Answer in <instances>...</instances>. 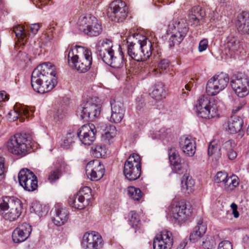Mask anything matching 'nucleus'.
I'll use <instances>...</instances> for the list:
<instances>
[{"instance_id":"32","label":"nucleus","mask_w":249,"mask_h":249,"mask_svg":"<svg viewBox=\"0 0 249 249\" xmlns=\"http://www.w3.org/2000/svg\"><path fill=\"white\" fill-rule=\"evenodd\" d=\"M127 9V7L124 2L121 0H116L110 4L108 12L116 14L118 12L121 13H125Z\"/></svg>"},{"instance_id":"24","label":"nucleus","mask_w":249,"mask_h":249,"mask_svg":"<svg viewBox=\"0 0 249 249\" xmlns=\"http://www.w3.org/2000/svg\"><path fill=\"white\" fill-rule=\"evenodd\" d=\"M206 231V225L203 223V220L200 218L197 222V225L190 233V240L193 243L196 242L203 236Z\"/></svg>"},{"instance_id":"33","label":"nucleus","mask_w":249,"mask_h":249,"mask_svg":"<svg viewBox=\"0 0 249 249\" xmlns=\"http://www.w3.org/2000/svg\"><path fill=\"white\" fill-rule=\"evenodd\" d=\"M105 132L102 135V140L107 144H110L112 140L117 134V130L115 126L109 125L107 127Z\"/></svg>"},{"instance_id":"22","label":"nucleus","mask_w":249,"mask_h":249,"mask_svg":"<svg viewBox=\"0 0 249 249\" xmlns=\"http://www.w3.org/2000/svg\"><path fill=\"white\" fill-rule=\"evenodd\" d=\"M169 30L176 32L183 36H185L188 31V27L186 20L183 18H177L171 21L169 25Z\"/></svg>"},{"instance_id":"10","label":"nucleus","mask_w":249,"mask_h":249,"mask_svg":"<svg viewBox=\"0 0 249 249\" xmlns=\"http://www.w3.org/2000/svg\"><path fill=\"white\" fill-rule=\"evenodd\" d=\"M91 198V190L88 186H85L75 195L70 197V205L75 209L82 210L87 206Z\"/></svg>"},{"instance_id":"56","label":"nucleus","mask_w":249,"mask_h":249,"mask_svg":"<svg viewBox=\"0 0 249 249\" xmlns=\"http://www.w3.org/2000/svg\"><path fill=\"white\" fill-rule=\"evenodd\" d=\"M208 46V41L207 39L201 40L199 43L198 51L202 52L206 50Z\"/></svg>"},{"instance_id":"20","label":"nucleus","mask_w":249,"mask_h":249,"mask_svg":"<svg viewBox=\"0 0 249 249\" xmlns=\"http://www.w3.org/2000/svg\"><path fill=\"white\" fill-rule=\"evenodd\" d=\"M32 227L27 223H23L14 230L12 233L13 240L19 243L25 241L32 232Z\"/></svg>"},{"instance_id":"50","label":"nucleus","mask_w":249,"mask_h":249,"mask_svg":"<svg viewBox=\"0 0 249 249\" xmlns=\"http://www.w3.org/2000/svg\"><path fill=\"white\" fill-rule=\"evenodd\" d=\"M228 174L225 172H219L217 173L215 181L218 183H221L224 185L226 180L227 179Z\"/></svg>"},{"instance_id":"4","label":"nucleus","mask_w":249,"mask_h":249,"mask_svg":"<svg viewBox=\"0 0 249 249\" xmlns=\"http://www.w3.org/2000/svg\"><path fill=\"white\" fill-rule=\"evenodd\" d=\"M31 139L25 133H17L7 143L8 151L14 155L25 156L31 147Z\"/></svg>"},{"instance_id":"38","label":"nucleus","mask_w":249,"mask_h":249,"mask_svg":"<svg viewBox=\"0 0 249 249\" xmlns=\"http://www.w3.org/2000/svg\"><path fill=\"white\" fill-rule=\"evenodd\" d=\"M239 184L238 178L236 176L227 178L224 185V188L227 190H232Z\"/></svg>"},{"instance_id":"15","label":"nucleus","mask_w":249,"mask_h":249,"mask_svg":"<svg viewBox=\"0 0 249 249\" xmlns=\"http://www.w3.org/2000/svg\"><path fill=\"white\" fill-rule=\"evenodd\" d=\"M170 211L171 216L178 221L186 220L191 215L192 212L191 206H187L184 201L172 204Z\"/></svg>"},{"instance_id":"55","label":"nucleus","mask_w":249,"mask_h":249,"mask_svg":"<svg viewBox=\"0 0 249 249\" xmlns=\"http://www.w3.org/2000/svg\"><path fill=\"white\" fill-rule=\"evenodd\" d=\"M218 249H232V246L230 241L225 240L219 243Z\"/></svg>"},{"instance_id":"47","label":"nucleus","mask_w":249,"mask_h":249,"mask_svg":"<svg viewBox=\"0 0 249 249\" xmlns=\"http://www.w3.org/2000/svg\"><path fill=\"white\" fill-rule=\"evenodd\" d=\"M60 175L61 170L57 168L50 172L48 177V179L51 183H53L59 179Z\"/></svg>"},{"instance_id":"30","label":"nucleus","mask_w":249,"mask_h":249,"mask_svg":"<svg viewBox=\"0 0 249 249\" xmlns=\"http://www.w3.org/2000/svg\"><path fill=\"white\" fill-rule=\"evenodd\" d=\"M93 0H85L80 4L79 16H92V11L95 5L93 4Z\"/></svg>"},{"instance_id":"60","label":"nucleus","mask_w":249,"mask_h":249,"mask_svg":"<svg viewBox=\"0 0 249 249\" xmlns=\"http://www.w3.org/2000/svg\"><path fill=\"white\" fill-rule=\"evenodd\" d=\"M231 207L232 210V214L235 218H238L239 217V214L237 211V206L234 203H232Z\"/></svg>"},{"instance_id":"46","label":"nucleus","mask_w":249,"mask_h":249,"mask_svg":"<svg viewBox=\"0 0 249 249\" xmlns=\"http://www.w3.org/2000/svg\"><path fill=\"white\" fill-rule=\"evenodd\" d=\"M188 16H205V12L201 6L196 5L189 10Z\"/></svg>"},{"instance_id":"43","label":"nucleus","mask_w":249,"mask_h":249,"mask_svg":"<svg viewBox=\"0 0 249 249\" xmlns=\"http://www.w3.org/2000/svg\"><path fill=\"white\" fill-rule=\"evenodd\" d=\"M93 154L97 158H102L106 154V148L105 146L97 144L92 147Z\"/></svg>"},{"instance_id":"18","label":"nucleus","mask_w":249,"mask_h":249,"mask_svg":"<svg viewBox=\"0 0 249 249\" xmlns=\"http://www.w3.org/2000/svg\"><path fill=\"white\" fill-rule=\"evenodd\" d=\"M97 50L103 62L108 65L115 53L111 41L108 39H104L101 43H99Z\"/></svg>"},{"instance_id":"16","label":"nucleus","mask_w":249,"mask_h":249,"mask_svg":"<svg viewBox=\"0 0 249 249\" xmlns=\"http://www.w3.org/2000/svg\"><path fill=\"white\" fill-rule=\"evenodd\" d=\"M173 244L171 232L164 230L155 237L153 246L154 249H171Z\"/></svg>"},{"instance_id":"45","label":"nucleus","mask_w":249,"mask_h":249,"mask_svg":"<svg viewBox=\"0 0 249 249\" xmlns=\"http://www.w3.org/2000/svg\"><path fill=\"white\" fill-rule=\"evenodd\" d=\"M128 221L132 227H137L140 219L138 214L135 211H131L128 213Z\"/></svg>"},{"instance_id":"57","label":"nucleus","mask_w":249,"mask_h":249,"mask_svg":"<svg viewBox=\"0 0 249 249\" xmlns=\"http://www.w3.org/2000/svg\"><path fill=\"white\" fill-rule=\"evenodd\" d=\"M10 13L7 7L1 0H0V16L7 15Z\"/></svg>"},{"instance_id":"28","label":"nucleus","mask_w":249,"mask_h":249,"mask_svg":"<svg viewBox=\"0 0 249 249\" xmlns=\"http://www.w3.org/2000/svg\"><path fill=\"white\" fill-rule=\"evenodd\" d=\"M14 111L10 112L8 113L9 116H12L15 114L16 116H13L14 120L19 119L21 122H23V119L21 116L24 115L26 117L29 116V111L27 107L19 103H16L14 107Z\"/></svg>"},{"instance_id":"13","label":"nucleus","mask_w":249,"mask_h":249,"mask_svg":"<svg viewBox=\"0 0 249 249\" xmlns=\"http://www.w3.org/2000/svg\"><path fill=\"white\" fill-rule=\"evenodd\" d=\"M20 185L29 192L36 190L38 187V181L34 173L27 168L21 170L18 176Z\"/></svg>"},{"instance_id":"11","label":"nucleus","mask_w":249,"mask_h":249,"mask_svg":"<svg viewBox=\"0 0 249 249\" xmlns=\"http://www.w3.org/2000/svg\"><path fill=\"white\" fill-rule=\"evenodd\" d=\"M231 88L235 94L240 98L247 96L249 93V79L243 73L234 74L231 81Z\"/></svg>"},{"instance_id":"34","label":"nucleus","mask_w":249,"mask_h":249,"mask_svg":"<svg viewBox=\"0 0 249 249\" xmlns=\"http://www.w3.org/2000/svg\"><path fill=\"white\" fill-rule=\"evenodd\" d=\"M236 24L238 30L249 34V17H238Z\"/></svg>"},{"instance_id":"59","label":"nucleus","mask_w":249,"mask_h":249,"mask_svg":"<svg viewBox=\"0 0 249 249\" xmlns=\"http://www.w3.org/2000/svg\"><path fill=\"white\" fill-rule=\"evenodd\" d=\"M109 20L115 23H122L125 19L124 17H109Z\"/></svg>"},{"instance_id":"64","label":"nucleus","mask_w":249,"mask_h":249,"mask_svg":"<svg viewBox=\"0 0 249 249\" xmlns=\"http://www.w3.org/2000/svg\"><path fill=\"white\" fill-rule=\"evenodd\" d=\"M6 99V93L4 91L0 92V100L3 101Z\"/></svg>"},{"instance_id":"36","label":"nucleus","mask_w":249,"mask_h":249,"mask_svg":"<svg viewBox=\"0 0 249 249\" xmlns=\"http://www.w3.org/2000/svg\"><path fill=\"white\" fill-rule=\"evenodd\" d=\"M183 191H191L192 188L194 186L195 182L192 177L187 174H184L181 181Z\"/></svg>"},{"instance_id":"14","label":"nucleus","mask_w":249,"mask_h":249,"mask_svg":"<svg viewBox=\"0 0 249 249\" xmlns=\"http://www.w3.org/2000/svg\"><path fill=\"white\" fill-rule=\"evenodd\" d=\"M96 132L95 125L92 124H88L80 127L76 135L83 144L90 145L95 140Z\"/></svg>"},{"instance_id":"40","label":"nucleus","mask_w":249,"mask_h":249,"mask_svg":"<svg viewBox=\"0 0 249 249\" xmlns=\"http://www.w3.org/2000/svg\"><path fill=\"white\" fill-rule=\"evenodd\" d=\"M127 193L129 196L134 200H139L142 196V193L139 188L133 186H130L128 188Z\"/></svg>"},{"instance_id":"62","label":"nucleus","mask_w":249,"mask_h":249,"mask_svg":"<svg viewBox=\"0 0 249 249\" xmlns=\"http://www.w3.org/2000/svg\"><path fill=\"white\" fill-rule=\"evenodd\" d=\"M227 154L229 159L231 160H233L237 156L236 153L233 149L227 152Z\"/></svg>"},{"instance_id":"58","label":"nucleus","mask_w":249,"mask_h":249,"mask_svg":"<svg viewBox=\"0 0 249 249\" xmlns=\"http://www.w3.org/2000/svg\"><path fill=\"white\" fill-rule=\"evenodd\" d=\"M4 160L2 157H0V179L4 178Z\"/></svg>"},{"instance_id":"17","label":"nucleus","mask_w":249,"mask_h":249,"mask_svg":"<svg viewBox=\"0 0 249 249\" xmlns=\"http://www.w3.org/2000/svg\"><path fill=\"white\" fill-rule=\"evenodd\" d=\"M86 174L89 178L92 181H97L104 175L105 168L98 160H91L86 166Z\"/></svg>"},{"instance_id":"19","label":"nucleus","mask_w":249,"mask_h":249,"mask_svg":"<svg viewBox=\"0 0 249 249\" xmlns=\"http://www.w3.org/2000/svg\"><path fill=\"white\" fill-rule=\"evenodd\" d=\"M221 104L219 100L214 99L212 100V105L199 108L196 110V113L200 117L206 119L217 117L219 115V109Z\"/></svg>"},{"instance_id":"54","label":"nucleus","mask_w":249,"mask_h":249,"mask_svg":"<svg viewBox=\"0 0 249 249\" xmlns=\"http://www.w3.org/2000/svg\"><path fill=\"white\" fill-rule=\"evenodd\" d=\"M33 3L36 7L42 8V6H44L49 4L50 0H31Z\"/></svg>"},{"instance_id":"8","label":"nucleus","mask_w":249,"mask_h":249,"mask_svg":"<svg viewBox=\"0 0 249 249\" xmlns=\"http://www.w3.org/2000/svg\"><path fill=\"white\" fill-rule=\"evenodd\" d=\"M124 173L129 180L138 179L141 174V164L140 156L133 153L130 155L124 165Z\"/></svg>"},{"instance_id":"53","label":"nucleus","mask_w":249,"mask_h":249,"mask_svg":"<svg viewBox=\"0 0 249 249\" xmlns=\"http://www.w3.org/2000/svg\"><path fill=\"white\" fill-rule=\"evenodd\" d=\"M65 117V113L62 109H58L54 112L53 115L54 120L55 122L59 121L63 119Z\"/></svg>"},{"instance_id":"6","label":"nucleus","mask_w":249,"mask_h":249,"mask_svg":"<svg viewBox=\"0 0 249 249\" xmlns=\"http://www.w3.org/2000/svg\"><path fill=\"white\" fill-rule=\"evenodd\" d=\"M0 209L9 210L5 213L4 218L10 221L17 219L21 214L22 204L20 200L15 196H5L0 203Z\"/></svg>"},{"instance_id":"39","label":"nucleus","mask_w":249,"mask_h":249,"mask_svg":"<svg viewBox=\"0 0 249 249\" xmlns=\"http://www.w3.org/2000/svg\"><path fill=\"white\" fill-rule=\"evenodd\" d=\"M173 34L169 38V45L170 47H173L176 45H178L183 40L185 36L178 34L176 32L172 31Z\"/></svg>"},{"instance_id":"7","label":"nucleus","mask_w":249,"mask_h":249,"mask_svg":"<svg viewBox=\"0 0 249 249\" xmlns=\"http://www.w3.org/2000/svg\"><path fill=\"white\" fill-rule=\"evenodd\" d=\"M101 108L98 98H89L81 105V117L83 120L93 121L100 115Z\"/></svg>"},{"instance_id":"5","label":"nucleus","mask_w":249,"mask_h":249,"mask_svg":"<svg viewBox=\"0 0 249 249\" xmlns=\"http://www.w3.org/2000/svg\"><path fill=\"white\" fill-rule=\"evenodd\" d=\"M79 31L90 36H97L102 32L100 20L96 17H75Z\"/></svg>"},{"instance_id":"63","label":"nucleus","mask_w":249,"mask_h":249,"mask_svg":"<svg viewBox=\"0 0 249 249\" xmlns=\"http://www.w3.org/2000/svg\"><path fill=\"white\" fill-rule=\"evenodd\" d=\"M245 105L244 102H240L239 104H237L236 106H234L232 110V111L234 112H236L239 111L242 107Z\"/></svg>"},{"instance_id":"25","label":"nucleus","mask_w":249,"mask_h":249,"mask_svg":"<svg viewBox=\"0 0 249 249\" xmlns=\"http://www.w3.org/2000/svg\"><path fill=\"white\" fill-rule=\"evenodd\" d=\"M69 214V211L66 208L58 207L55 209V215L52 220L55 225L60 226L68 221Z\"/></svg>"},{"instance_id":"1","label":"nucleus","mask_w":249,"mask_h":249,"mask_svg":"<svg viewBox=\"0 0 249 249\" xmlns=\"http://www.w3.org/2000/svg\"><path fill=\"white\" fill-rule=\"evenodd\" d=\"M55 68L50 62H45L35 68L31 75L34 90L44 93L52 90L57 84Z\"/></svg>"},{"instance_id":"26","label":"nucleus","mask_w":249,"mask_h":249,"mask_svg":"<svg viewBox=\"0 0 249 249\" xmlns=\"http://www.w3.org/2000/svg\"><path fill=\"white\" fill-rule=\"evenodd\" d=\"M243 125V120L239 116H231L228 121V131L231 134L240 132Z\"/></svg>"},{"instance_id":"35","label":"nucleus","mask_w":249,"mask_h":249,"mask_svg":"<svg viewBox=\"0 0 249 249\" xmlns=\"http://www.w3.org/2000/svg\"><path fill=\"white\" fill-rule=\"evenodd\" d=\"M13 32L18 39L22 41L23 44L27 41L28 39L27 32L24 27L20 25H18L14 27Z\"/></svg>"},{"instance_id":"23","label":"nucleus","mask_w":249,"mask_h":249,"mask_svg":"<svg viewBox=\"0 0 249 249\" xmlns=\"http://www.w3.org/2000/svg\"><path fill=\"white\" fill-rule=\"evenodd\" d=\"M179 146L183 152L189 157L193 156L196 152L195 141L191 138L183 136L181 137Z\"/></svg>"},{"instance_id":"12","label":"nucleus","mask_w":249,"mask_h":249,"mask_svg":"<svg viewBox=\"0 0 249 249\" xmlns=\"http://www.w3.org/2000/svg\"><path fill=\"white\" fill-rule=\"evenodd\" d=\"M105 242L97 232H86L83 236L81 246L83 249H103Z\"/></svg>"},{"instance_id":"51","label":"nucleus","mask_w":249,"mask_h":249,"mask_svg":"<svg viewBox=\"0 0 249 249\" xmlns=\"http://www.w3.org/2000/svg\"><path fill=\"white\" fill-rule=\"evenodd\" d=\"M171 132L170 128L162 127L156 132L155 135L159 139H164L170 134Z\"/></svg>"},{"instance_id":"37","label":"nucleus","mask_w":249,"mask_h":249,"mask_svg":"<svg viewBox=\"0 0 249 249\" xmlns=\"http://www.w3.org/2000/svg\"><path fill=\"white\" fill-rule=\"evenodd\" d=\"M76 134L74 132L68 133L65 136L63 142L61 143V146L65 149H68L74 142L76 139Z\"/></svg>"},{"instance_id":"41","label":"nucleus","mask_w":249,"mask_h":249,"mask_svg":"<svg viewBox=\"0 0 249 249\" xmlns=\"http://www.w3.org/2000/svg\"><path fill=\"white\" fill-rule=\"evenodd\" d=\"M211 105H212V100L211 101L207 97L202 95L199 98L196 105V110Z\"/></svg>"},{"instance_id":"31","label":"nucleus","mask_w":249,"mask_h":249,"mask_svg":"<svg viewBox=\"0 0 249 249\" xmlns=\"http://www.w3.org/2000/svg\"><path fill=\"white\" fill-rule=\"evenodd\" d=\"M108 65L115 69L122 68L124 64V53L121 50L115 53Z\"/></svg>"},{"instance_id":"27","label":"nucleus","mask_w":249,"mask_h":249,"mask_svg":"<svg viewBox=\"0 0 249 249\" xmlns=\"http://www.w3.org/2000/svg\"><path fill=\"white\" fill-rule=\"evenodd\" d=\"M166 94L163 84L158 82L153 87V90L150 95L156 101H160L165 98Z\"/></svg>"},{"instance_id":"3","label":"nucleus","mask_w":249,"mask_h":249,"mask_svg":"<svg viewBox=\"0 0 249 249\" xmlns=\"http://www.w3.org/2000/svg\"><path fill=\"white\" fill-rule=\"evenodd\" d=\"M131 36L127 40V54L134 60L139 62L146 60L152 54V43L147 38L130 42Z\"/></svg>"},{"instance_id":"29","label":"nucleus","mask_w":249,"mask_h":249,"mask_svg":"<svg viewBox=\"0 0 249 249\" xmlns=\"http://www.w3.org/2000/svg\"><path fill=\"white\" fill-rule=\"evenodd\" d=\"M221 142L216 140L211 142L208 147V154L215 160L219 159L221 155Z\"/></svg>"},{"instance_id":"21","label":"nucleus","mask_w":249,"mask_h":249,"mask_svg":"<svg viewBox=\"0 0 249 249\" xmlns=\"http://www.w3.org/2000/svg\"><path fill=\"white\" fill-rule=\"evenodd\" d=\"M110 104L111 115L110 121L114 123H120L124 117L125 112L123 103L119 100H112Z\"/></svg>"},{"instance_id":"52","label":"nucleus","mask_w":249,"mask_h":249,"mask_svg":"<svg viewBox=\"0 0 249 249\" xmlns=\"http://www.w3.org/2000/svg\"><path fill=\"white\" fill-rule=\"evenodd\" d=\"M223 146V149L228 152L233 149L235 146V144L233 140H229L225 142Z\"/></svg>"},{"instance_id":"42","label":"nucleus","mask_w":249,"mask_h":249,"mask_svg":"<svg viewBox=\"0 0 249 249\" xmlns=\"http://www.w3.org/2000/svg\"><path fill=\"white\" fill-rule=\"evenodd\" d=\"M211 105H212V100L211 101L207 97L202 95L199 98L196 105V110Z\"/></svg>"},{"instance_id":"61","label":"nucleus","mask_w":249,"mask_h":249,"mask_svg":"<svg viewBox=\"0 0 249 249\" xmlns=\"http://www.w3.org/2000/svg\"><path fill=\"white\" fill-rule=\"evenodd\" d=\"M173 166L174 170L176 173H179L182 169V166L180 161H177V163L171 164Z\"/></svg>"},{"instance_id":"2","label":"nucleus","mask_w":249,"mask_h":249,"mask_svg":"<svg viewBox=\"0 0 249 249\" xmlns=\"http://www.w3.org/2000/svg\"><path fill=\"white\" fill-rule=\"evenodd\" d=\"M69 64H72L74 68L79 72H85L91 67L92 62L90 50L81 46L71 48L68 54Z\"/></svg>"},{"instance_id":"48","label":"nucleus","mask_w":249,"mask_h":249,"mask_svg":"<svg viewBox=\"0 0 249 249\" xmlns=\"http://www.w3.org/2000/svg\"><path fill=\"white\" fill-rule=\"evenodd\" d=\"M39 28L40 25L39 23L31 24L29 27H27L28 38L30 36H34L37 33Z\"/></svg>"},{"instance_id":"44","label":"nucleus","mask_w":249,"mask_h":249,"mask_svg":"<svg viewBox=\"0 0 249 249\" xmlns=\"http://www.w3.org/2000/svg\"><path fill=\"white\" fill-rule=\"evenodd\" d=\"M168 152L169 159L171 164L177 163V161H180L178 153L175 148L171 147L169 148Z\"/></svg>"},{"instance_id":"9","label":"nucleus","mask_w":249,"mask_h":249,"mask_svg":"<svg viewBox=\"0 0 249 249\" xmlns=\"http://www.w3.org/2000/svg\"><path fill=\"white\" fill-rule=\"evenodd\" d=\"M229 82V77L228 74L221 73L215 75L207 82L206 92L209 96H214L225 89Z\"/></svg>"},{"instance_id":"49","label":"nucleus","mask_w":249,"mask_h":249,"mask_svg":"<svg viewBox=\"0 0 249 249\" xmlns=\"http://www.w3.org/2000/svg\"><path fill=\"white\" fill-rule=\"evenodd\" d=\"M169 67V61L167 59L160 61L158 66V69L160 73L166 72Z\"/></svg>"}]
</instances>
